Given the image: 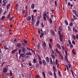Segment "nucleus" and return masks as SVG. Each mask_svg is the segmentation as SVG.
Masks as SVG:
<instances>
[{"label": "nucleus", "instance_id": "4", "mask_svg": "<svg viewBox=\"0 0 78 78\" xmlns=\"http://www.w3.org/2000/svg\"><path fill=\"white\" fill-rule=\"evenodd\" d=\"M50 32L51 33V34L52 36H55V31H54L53 30H50Z\"/></svg>", "mask_w": 78, "mask_h": 78}, {"label": "nucleus", "instance_id": "59", "mask_svg": "<svg viewBox=\"0 0 78 78\" xmlns=\"http://www.w3.org/2000/svg\"><path fill=\"white\" fill-rule=\"evenodd\" d=\"M34 12H37V11L36 9H34V10H33V11Z\"/></svg>", "mask_w": 78, "mask_h": 78}, {"label": "nucleus", "instance_id": "8", "mask_svg": "<svg viewBox=\"0 0 78 78\" xmlns=\"http://www.w3.org/2000/svg\"><path fill=\"white\" fill-rule=\"evenodd\" d=\"M56 46L58 48H59V49H61V46H60V45H59V44L57 43L56 44Z\"/></svg>", "mask_w": 78, "mask_h": 78}, {"label": "nucleus", "instance_id": "64", "mask_svg": "<svg viewBox=\"0 0 78 78\" xmlns=\"http://www.w3.org/2000/svg\"><path fill=\"white\" fill-rule=\"evenodd\" d=\"M68 66H69V68H71V64H68Z\"/></svg>", "mask_w": 78, "mask_h": 78}, {"label": "nucleus", "instance_id": "21", "mask_svg": "<svg viewBox=\"0 0 78 78\" xmlns=\"http://www.w3.org/2000/svg\"><path fill=\"white\" fill-rule=\"evenodd\" d=\"M32 19L31 20V21H34V16L32 15L31 16Z\"/></svg>", "mask_w": 78, "mask_h": 78}, {"label": "nucleus", "instance_id": "22", "mask_svg": "<svg viewBox=\"0 0 78 78\" xmlns=\"http://www.w3.org/2000/svg\"><path fill=\"white\" fill-rule=\"evenodd\" d=\"M40 47H41V45H40V44H39V43L37 45V47L38 50H39V49H40Z\"/></svg>", "mask_w": 78, "mask_h": 78}, {"label": "nucleus", "instance_id": "45", "mask_svg": "<svg viewBox=\"0 0 78 78\" xmlns=\"http://www.w3.org/2000/svg\"><path fill=\"white\" fill-rule=\"evenodd\" d=\"M23 42L25 44H27L28 43V41H27L25 40H23Z\"/></svg>", "mask_w": 78, "mask_h": 78}, {"label": "nucleus", "instance_id": "7", "mask_svg": "<svg viewBox=\"0 0 78 78\" xmlns=\"http://www.w3.org/2000/svg\"><path fill=\"white\" fill-rule=\"evenodd\" d=\"M21 50H22L23 53H25V51H26V50H25V48L24 47H22L21 48Z\"/></svg>", "mask_w": 78, "mask_h": 78}, {"label": "nucleus", "instance_id": "55", "mask_svg": "<svg viewBox=\"0 0 78 78\" xmlns=\"http://www.w3.org/2000/svg\"><path fill=\"white\" fill-rule=\"evenodd\" d=\"M38 58L39 59V60L40 61H41V57H40V56H38Z\"/></svg>", "mask_w": 78, "mask_h": 78}, {"label": "nucleus", "instance_id": "44", "mask_svg": "<svg viewBox=\"0 0 78 78\" xmlns=\"http://www.w3.org/2000/svg\"><path fill=\"white\" fill-rule=\"evenodd\" d=\"M33 62L34 63H36V58H34V59L33 60Z\"/></svg>", "mask_w": 78, "mask_h": 78}, {"label": "nucleus", "instance_id": "38", "mask_svg": "<svg viewBox=\"0 0 78 78\" xmlns=\"http://www.w3.org/2000/svg\"><path fill=\"white\" fill-rule=\"evenodd\" d=\"M43 19L44 21H46L47 20V18H46V17L44 16L43 17Z\"/></svg>", "mask_w": 78, "mask_h": 78}, {"label": "nucleus", "instance_id": "54", "mask_svg": "<svg viewBox=\"0 0 78 78\" xmlns=\"http://www.w3.org/2000/svg\"><path fill=\"white\" fill-rule=\"evenodd\" d=\"M21 50L20 49H19V54L20 55V53L21 52Z\"/></svg>", "mask_w": 78, "mask_h": 78}, {"label": "nucleus", "instance_id": "3", "mask_svg": "<svg viewBox=\"0 0 78 78\" xmlns=\"http://www.w3.org/2000/svg\"><path fill=\"white\" fill-rule=\"evenodd\" d=\"M7 71L8 70L6 68H5L4 69L3 68V72L4 73H5L7 72Z\"/></svg>", "mask_w": 78, "mask_h": 78}, {"label": "nucleus", "instance_id": "34", "mask_svg": "<svg viewBox=\"0 0 78 78\" xmlns=\"http://www.w3.org/2000/svg\"><path fill=\"white\" fill-rule=\"evenodd\" d=\"M22 14H23L25 13V10L24 9H22Z\"/></svg>", "mask_w": 78, "mask_h": 78}, {"label": "nucleus", "instance_id": "58", "mask_svg": "<svg viewBox=\"0 0 78 78\" xmlns=\"http://www.w3.org/2000/svg\"><path fill=\"white\" fill-rule=\"evenodd\" d=\"M76 39L77 40H78V34H77L76 35Z\"/></svg>", "mask_w": 78, "mask_h": 78}, {"label": "nucleus", "instance_id": "33", "mask_svg": "<svg viewBox=\"0 0 78 78\" xmlns=\"http://www.w3.org/2000/svg\"><path fill=\"white\" fill-rule=\"evenodd\" d=\"M66 61H68V58H67V55H65V57Z\"/></svg>", "mask_w": 78, "mask_h": 78}, {"label": "nucleus", "instance_id": "50", "mask_svg": "<svg viewBox=\"0 0 78 78\" xmlns=\"http://www.w3.org/2000/svg\"><path fill=\"white\" fill-rule=\"evenodd\" d=\"M28 65L29 66H32V63H31V62H29L28 63Z\"/></svg>", "mask_w": 78, "mask_h": 78}, {"label": "nucleus", "instance_id": "5", "mask_svg": "<svg viewBox=\"0 0 78 78\" xmlns=\"http://www.w3.org/2000/svg\"><path fill=\"white\" fill-rule=\"evenodd\" d=\"M58 33L59 32V33H61L62 32V27H61V26H60L58 27Z\"/></svg>", "mask_w": 78, "mask_h": 78}, {"label": "nucleus", "instance_id": "53", "mask_svg": "<svg viewBox=\"0 0 78 78\" xmlns=\"http://www.w3.org/2000/svg\"><path fill=\"white\" fill-rule=\"evenodd\" d=\"M12 73L11 71H10V75L11 76H12Z\"/></svg>", "mask_w": 78, "mask_h": 78}, {"label": "nucleus", "instance_id": "6", "mask_svg": "<svg viewBox=\"0 0 78 78\" xmlns=\"http://www.w3.org/2000/svg\"><path fill=\"white\" fill-rule=\"evenodd\" d=\"M16 46L17 47H20L22 46V44L20 43H18L16 44Z\"/></svg>", "mask_w": 78, "mask_h": 78}, {"label": "nucleus", "instance_id": "23", "mask_svg": "<svg viewBox=\"0 0 78 78\" xmlns=\"http://www.w3.org/2000/svg\"><path fill=\"white\" fill-rule=\"evenodd\" d=\"M10 12H9L8 13V15L7 16V19H9V17H10Z\"/></svg>", "mask_w": 78, "mask_h": 78}, {"label": "nucleus", "instance_id": "57", "mask_svg": "<svg viewBox=\"0 0 78 78\" xmlns=\"http://www.w3.org/2000/svg\"><path fill=\"white\" fill-rule=\"evenodd\" d=\"M14 18V16H12V17H11L10 19V20H12V19Z\"/></svg>", "mask_w": 78, "mask_h": 78}, {"label": "nucleus", "instance_id": "60", "mask_svg": "<svg viewBox=\"0 0 78 78\" xmlns=\"http://www.w3.org/2000/svg\"><path fill=\"white\" fill-rule=\"evenodd\" d=\"M68 5L69 6H70V5H71V4H70V2H69L68 3Z\"/></svg>", "mask_w": 78, "mask_h": 78}, {"label": "nucleus", "instance_id": "10", "mask_svg": "<svg viewBox=\"0 0 78 78\" xmlns=\"http://www.w3.org/2000/svg\"><path fill=\"white\" fill-rule=\"evenodd\" d=\"M42 62L44 66H45L47 64L46 63V61L44 59H43L42 60Z\"/></svg>", "mask_w": 78, "mask_h": 78}, {"label": "nucleus", "instance_id": "51", "mask_svg": "<svg viewBox=\"0 0 78 78\" xmlns=\"http://www.w3.org/2000/svg\"><path fill=\"white\" fill-rule=\"evenodd\" d=\"M72 43L74 45H75V41H74V40H73L72 41Z\"/></svg>", "mask_w": 78, "mask_h": 78}, {"label": "nucleus", "instance_id": "13", "mask_svg": "<svg viewBox=\"0 0 78 78\" xmlns=\"http://www.w3.org/2000/svg\"><path fill=\"white\" fill-rule=\"evenodd\" d=\"M58 33L59 35V37H63V35H62V34H61V32H59Z\"/></svg>", "mask_w": 78, "mask_h": 78}, {"label": "nucleus", "instance_id": "31", "mask_svg": "<svg viewBox=\"0 0 78 78\" xmlns=\"http://www.w3.org/2000/svg\"><path fill=\"white\" fill-rule=\"evenodd\" d=\"M40 22V21L39 20H38V21H37L36 23V24L37 25H38L39 24V23Z\"/></svg>", "mask_w": 78, "mask_h": 78}, {"label": "nucleus", "instance_id": "46", "mask_svg": "<svg viewBox=\"0 0 78 78\" xmlns=\"http://www.w3.org/2000/svg\"><path fill=\"white\" fill-rule=\"evenodd\" d=\"M39 64H41H41H42V61H39Z\"/></svg>", "mask_w": 78, "mask_h": 78}, {"label": "nucleus", "instance_id": "32", "mask_svg": "<svg viewBox=\"0 0 78 78\" xmlns=\"http://www.w3.org/2000/svg\"><path fill=\"white\" fill-rule=\"evenodd\" d=\"M35 77L36 78H40V76H39V75L37 74Z\"/></svg>", "mask_w": 78, "mask_h": 78}, {"label": "nucleus", "instance_id": "18", "mask_svg": "<svg viewBox=\"0 0 78 78\" xmlns=\"http://www.w3.org/2000/svg\"><path fill=\"white\" fill-rule=\"evenodd\" d=\"M10 6H11V4H9L7 5V10H8V9H9V7H10Z\"/></svg>", "mask_w": 78, "mask_h": 78}, {"label": "nucleus", "instance_id": "24", "mask_svg": "<svg viewBox=\"0 0 78 78\" xmlns=\"http://www.w3.org/2000/svg\"><path fill=\"white\" fill-rule=\"evenodd\" d=\"M51 56L53 59H55V56L53 54H51Z\"/></svg>", "mask_w": 78, "mask_h": 78}, {"label": "nucleus", "instance_id": "15", "mask_svg": "<svg viewBox=\"0 0 78 78\" xmlns=\"http://www.w3.org/2000/svg\"><path fill=\"white\" fill-rule=\"evenodd\" d=\"M35 7V5H34V4H32L31 5V8H32V9H34Z\"/></svg>", "mask_w": 78, "mask_h": 78}, {"label": "nucleus", "instance_id": "47", "mask_svg": "<svg viewBox=\"0 0 78 78\" xmlns=\"http://www.w3.org/2000/svg\"><path fill=\"white\" fill-rule=\"evenodd\" d=\"M5 63H6L5 62L2 63L1 64V66L3 67V65H4V64H5Z\"/></svg>", "mask_w": 78, "mask_h": 78}, {"label": "nucleus", "instance_id": "1", "mask_svg": "<svg viewBox=\"0 0 78 78\" xmlns=\"http://www.w3.org/2000/svg\"><path fill=\"white\" fill-rule=\"evenodd\" d=\"M42 43H43L42 44V46L44 48V51H45L47 49V45H46V43H45V41H44L43 42V41H42Z\"/></svg>", "mask_w": 78, "mask_h": 78}, {"label": "nucleus", "instance_id": "42", "mask_svg": "<svg viewBox=\"0 0 78 78\" xmlns=\"http://www.w3.org/2000/svg\"><path fill=\"white\" fill-rule=\"evenodd\" d=\"M49 21L50 23H53V21H52V20H51V19H49Z\"/></svg>", "mask_w": 78, "mask_h": 78}, {"label": "nucleus", "instance_id": "56", "mask_svg": "<svg viewBox=\"0 0 78 78\" xmlns=\"http://www.w3.org/2000/svg\"><path fill=\"white\" fill-rule=\"evenodd\" d=\"M41 36H44V33H43V32H41Z\"/></svg>", "mask_w": 78, "mask_h": 78}, {"label": "nucleus", "instance_id": "62", "mask_svg": "<svg viewBox=\"0 0 78 78\" xmlns=\"http://www.w3.org/2000/svg\"><path fill=\"white\" fill-rule=\"evenodd\" d=\"M69 26L70 27H72L73 26V23H71L70 24H69Z\"/></svg>", "mask_w": 78, "mask_h": 78}, {"label": "nucleus", "instance_id": "30", "mask_svg": "<svg viewBox=\"0 0 78 78\" xmlns=\"http://www.w3.org/2000/svg\"><path fill=\"white\" fill-rule=\"evenodd\" d=\"M53 70H54V72H56V68H55V66H53Z\"/></svg>", "mask_w": 78, "mask_h": 78}, {"label": "nucleus", "instance_id": "16", "mask_svg": "<svg viewBox=\"0 0 78 78\" xmlns=\"http://www.w3.org/2000/svg\"><path fill=\"white\" fill-rule=\"evenodd\" d=\"M17 51V49H14L12 51V54H14Z\"/></svg>", "mask_w": 78, "mask_h": 78}, {"label": "nucleus", "instance_id": "19", "mask_svg": "<svg viewBox=\"0 0 78 78\" xmlns=\"http://www.w3.org/2000/svg\"><path fill=\"white\" fill-rule=\"evenodd\" d=\"M50 63L51 64H53V61H52V58H50Z\"/></svg>", "mask_w": 78, "mask_h": 78}, {"label": "nucleus", "instance_id": "37", "mask_svg": "<svg viewBox=\"0 0 78 78\" xmlns=\"http://www.w3.org/2000/svg\"><path fill=\"white\" fill-rule=\"evenodd\" d=\"M31 23L32 25H34V23H35V22H34V21H31Z\"/></svg>", "mask_w": 78, "mask_h": 78}, {"label": "nucleus", "instance_id": "49", "mask_svg": "<svg viewBox=\"0 0 78 78\" xmlns=\"http://www.w3.org/2000/svg\"><path fill=\"white\" fill-rule=\"evenodd\" d=\"M72 38L74 39V40H75V39H76V37H75V35H73V36L72 37Z\"/></svg>", "mask_w": 78, "mask_h": 78}, {"label": "nucleus", "instance_id": "36", "mask_svg": "<svg viewBox=\"0 0 78 78\" xmlns=\"http://www.w3.org/2000/svg\"><path fill=\"white\" fill-rule=\"evenodd\" d=\"M55 6L57 7V6H58V4H57V1H55Z\"/></svg>", "mask_w": 78, "mask_h": 78}, {"label": "nucleus", "instance_id": "43", "mask_svg": "<svg viewBox=\"0 0 78 78\" xmlns=\"http://www.w3.org/2000/svg\"><path fill=\"white\" fill-rule=\"evenodd\" d=\"M68 28L69 31H71V28H70V27L69 26H68Z\"/></svg>", "mask_w": 78, "mask_h": 78}, {"label": "nucleus", "instance_id": "40", "mask_svg": "<svg viewBox=\"0 0 78 78\" xmlns=\"http://www.w3.org/2000/svg\"><path fill=\"white\" fill-rule=\"evenodd\" d=\"M5 75L7 76H9V73H6L5 74Z\"/></svg>", "mask_w": 78, "mask_h": 78}, {"label": "nucleus", "instance_id": "20", "mask_svg": "<svg viewBox=\"0 0 78 78\" xmlns=\"http://www.w3.org/2000/svg\"><path fill=\"white\" fill-rule=\"evenodd\" d=\"M43 75V76L44 77V78H46V77L45 76V72H42Z\"/></svg>", "mask_w": 78, "mask_h": 78}, {"label": "nucleus", "instance_id": "52", "mask_svg": "<svg viewBox=\"0 0 78 78\" xmlns=\"http://www.w3.org/2000/svg\"><path fill=\"white\" fill-rule=\"evenodd\" d=\"M41 15H40V16H38V17H37V19H41Z\"/></svg>", "mask_w": 78, "mask_h": 78}, {"label": "nucleus", "instance_id": "61", "mask_svg": "<svg viewBox=\"0 0 78 78\" xmlns=\"http://www.w3.org/2000/svg\"><path fill=\"white\" fill-rule=\"evenodd\" d=\"M22 62H25V59L23 58H22L21 59Z\"/></svg>", "mask_w": 78, "mask_h": 78}, {"label": "nucleus", "instance_id": "12", "mask_svg": "<svg viewBox=\"0 0 78 78\" xmlns=\"http://www.w3.org/2000/svg\"><path fill=\"white\" fill-rule=\"evenodd\" d=\"M73 12L74 13L75 15H76L77 17H78V15L76 13V12H77L76 11V10H73Z\"/></svg>", "mask_w": 78, "mask_h": 78}, {"label": "nucleus", "instance_id": "27", "mask_svg": "<svg viewBox=\"0 0 78 78\" xmlns=\"http://www.w3.org/2000/svg\"><path fill=\"white\" fill-rule=\"evenodd\" d=\"M71 71L72 75H73V76H74V74H73V73H74V72H73V69H71Z\"/></svg>", "mask_w": 78, "mask_h": 78}, {"label": "nucleus", "instance_id": "41", "mask_svg": "<svg viewBox=\"0 0 78 78\" xmlns=\"http://www.w3.org/2000/svg\"><path fill=\"white\" fill-rule=\"evenodd\" d=\"M73 17L75 20H76L77 19V18L75 17V16H74L73 14Z\"/></svg>", "mask_w": 78, "mask_h": 78}, {"label": "nucleus", "instance_id": "28", "mask_svg": "<svg viewBox=\"0 0 78 78\" xmlns=\"http://www.w3.org/2000/svg\"><path fill=\"white\" fill-rule=\"evenodd\" d=\"M65 23L66 24V25H69V23H68V22L66 20H64Z\"/></svg>", "mask_w": 78, "mask_h": 78}, {"label": "nucleus", "instance_id": "63", "mask_svg": "<svg viewBox=\"0 0 78 78\" xmlns=\"http://www.w3.org/2000/svg\"><path fill=\"white\" fill-rule=\"evenodd\" d=\"M55 64L56 65H57L58 64V60L57 59L55 60Z\"/></svg>", "mask_w": 78, "mask_h": 78}, {"label": "nucleus", "instance_id": "17", "mask_svg": "<svg viewBox=\"0 0 78 78\" xmlns=\"http://www.w3.org/2000/svg\"><path fill=\"white\" fill-rule=\"evenodd\" d=\"M46 61L47 62H50V59H49V58L48 57H46Z\"/></svg>", "mask_w": 78, "mask_h": 78}, {"label": "nucleus", "instance_id": "2", "mask_svg": "<svg viewBox=\"0 0 78 78\" xmlns=\"http://www.w3.org/2000/svg\"><path fill=\"white\" fill-rule=\"evenodd\" d=\"M3 46L4 47V48L5 50H8L9 48H7V44L6 43H5L3 45Z\"/></svg>", "mask_w": 78, "mask_h": 78}, {"label": "nucleus", "instance_id": "26", "mask_svg": "<svg viewBox=\"0 0 78 78\" xmlns=\"http://www.w3.org/2000/svg\"><path fill=\"white\" fill-rule=\"evenodd\" d=\"M62 37H59L60 41L61 42L63 41V38H62Z\"/></svg>", "mask_w": 78, "mask_h": 78}, {"label": "nucleus", "instance_id": "35", "mask_svg": "<svg viewBox=\"0 0 78 78\" xmlns=\"http://www.w3.org/2000/svg\"><path fill=\"white\" fill-rule=\"evenodd\" d=\"M55 51L56 52L58 53V54H59V50H58V49L57 48H56L55 49Z\"/></svg>", "mask_w": 78, "mask_h": 78}, {"label": "nucleus", "instance_id": "29", "mask_svg": "<svg viewBox=\"0 0 78 78\" xmlns=\"http://www.w3.org/2000/svg\"><path fill=\"white\" fill-rule=\"evenodd\" d=\"M2 12H3V9L2 8H0V15L2 13Z\"/></svg>", "mask_w": 78, "mask_h": 78}, {"label": "nucleus", "instance_id": "39", "mask_svg": "<svg viewBox=\"0 0 78 78\" xmlns=\"http://www.w3.org/2000/svg\"><path fill=\"white\" fill-rule=\"evenodd\" d=\"M36 66H37V68H39V64L37 63L36 65Z\"/></svg>", "mask_w": 78, "mask_h": 78}, {"label": "nucleus", "instance_id": "25", "mask_svg": "<svg viewBox=\"0 0 78 78\" xmlns=\"http://www.w3.org/2000/svg\"><path fill=\"white\" fill-rule=\"evenodd\" d=\"M48 45H49V48L51 49L52 48V46H51V44L49 43Z\"/></svg>", "mask_w": 78, "mask_h": 78}, {"label": "nucleus", "instance_id": "9", "mask_svg": "<svg viewBox=\"0 0 78 78\" xmlns=\"http://www.w3.org/2000/svg\"><path fill=\"white\" fill-rule=\"evenodd\" d=\"M26 55H27L32 56V54L31 52H28L26 53Z\"/></svg>", "mask_w": 78, "mask_h": 78}, {"label": "nucleus", "instance_id": "11", "mask_svg": "<svg viewBox=\"0 0 78 78\" xmlns=\"http://www.w3.org/2000/svg\"><path fill=\"white\" fill-rule=\"evenodd\" d=\"M31 19V16H28L27 17V20L28 21H30V20Z\"/></svg>", "mask_w": 78, "mask_h": 78}, {"label": "nucleus", "instance_id": "14", "mask_svg": "<svg viewBox=\"0 0 78 78\" xmlns=\"http://www.w3.org/2000/svg\"><path fill=\"white\" fill-rule=\"evenodd\" d=\"M22 58H25V55L24 54V53H22L20 54Z\"/></svg>", "mask_w": 78, "mask_h": 78}, {"label": "nucleus", "instance_id": "48", "mask_svg": "<svg viewBox=\"0 0 78 78\" xmlns=\"http://www.w3.org/2000/svg\"><path fill=\"white\" fill-rule=\"evenodd\" d=\"M41 26L42 28H44V24H43V23H41Z\"/></svg>", "mask_w": 78, "mask_h": 78}]
</instances>
